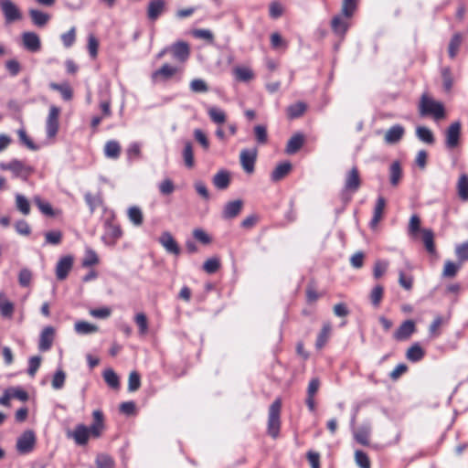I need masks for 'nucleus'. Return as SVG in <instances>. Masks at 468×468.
Instances as JSON below:
<instances>
[{
    "label": "nucleus",
    "mask_w": 468,
    "mask_h": 468,
    "mask_svg": "<svg viewBox=\"0 0 468 468\" xmlns=\"http://www.w3.org/2000/svg\"><path fill=\"white\" fill-rule=\"evenodd\" d=\"M22 45L29 52H37L41 48V41L38 35L35 32L27 31L21 36Z\"/></svg>",
    "instance_id": "obj_15"
},
{
    "label": "nucleus",
    "mask_w": 468,
    "mask_h": 468,
    "mask_svg": "<svg viewBox=\"0 0 468 468\" xmlns=\"http://www.w3.org/2000/svg\"><path fill=\"white\" fill-rule=\"evenodd\" d=\"M331 331H332L331 324L329 322L324 323L323 324L321 331L319 332V334L316 337V341H315L316 349H322L326 345V343L328 342V340L330 338Z\"/></svg>",
    "instance_id": "obj_28"
},
{
    "label": "nucleus",
    "mask_w": 468,
    "mask_h": 468,
    "mask_svg": "<svg viewBox=\"0 0 468 468\" xmlns=\"http://www.w3.org/2000/svg\"><path fill=\"white\" fill-rule=\"evenodd\" d=\"M220 268V261L217 258H210L203 264V270L208 274H213Z\"/></svg>",
    "instance_id": "obj_58"
},
{
    "label": "nucleus",
    "mask_w": 468,
    "mask_h": 468,
    "mask_svg": "<svg viewBox=\"0 0 468 468\" xmlns=\"http://www.w3.org/2000/svg\"><path fill=\"white\" fill-rule=\"evenodd\" d=\"M422 241L425 246L426 250L430 254L436 253V248L434 243V233L430 229H421Z\"/></svg>",
    "instance_id": "obj_30"
},
{
    "label": "nucleus",
    "mask_w": 468,
    "mask_h": 468,
    "mask_svg": "<svg viewBox=\"0 0 468 468\" xmlns=\"http://www.w3.org/2000/svg\"><path fill=\"white\" fill-rule=\"evenodd\" d=\"M36 435L31 430L25 431L16 441V451L20 454L30 453L36 445Z\"/></svg>",
    "instance_id": "obj_6"
},
{
    "label": "nucleus",
    "mask_w": 468,
    "mask_h": 468,
    "mask_svg": "<svg viewBox=\"0 0 468 468\" xmlns=\"http://www.w3.org/2000/svg\"><path fill=\"white\" fill-rule=\"evenodd\" d=\"M17 135L19 139V144L31 151H38L40 149V145L34 143V141L27 135V131L24 127H21L17 130Z\"/></svg>",
    "instance_id": "obj_29"
},
{
    "label": "nucleus",
    "mask_w": 468,
    "mask_h": 468,
    "mask_svg": "<svg viewBox=\"0 0 468 468\" xmlns=\"http://www.w3.org/2000/svg\"><path fill=\"white\" fill-rule=\"evenodd\" d=\"M128 217L131 222L135 226H141L144 221L143 212L140 207L133 206L128 209Z\"/></svg>",
    "instance_id": "obj_45"
},
{
    "label": "nucleus",
    "mask_w": 468,
    "mask_h": 468,
    "mask_svg": "<svg viewBox=\"0 0 468 468\" xmlns=\"http://www.w3.org/2000/svg\"><path fill=\"white\" fill-rule=\"evenodd\" d=\"M370 432L371 429L369 426H362L355 432V439L358 443L367 446L369 445Z\"/></svg>",
    "instance_id": "obj_41"
},
{
    "label": "nucleus",
    "mask_w": 468,
    "mask_h": 468,
    "mask_svg": "<svg viewBox=\"0 0 468 468\" xmlns=\"http://www.w3.org/2000/svg\"><path fill=\"white\" fill-rule=\"evenodd\" d=\"M416 331V324L413 320L404 321L394 333V338L398 341L407 340Z\"/></svg>",
    "instance_id": "obj_18"
},
{
    "label": "nucleus",
    "mask_w": 468,
    "mask_h": 468,
    "mask_svg": "<svg viewBox=\"0 0 468 468\" xmlns=\"http://www.w3.org/2000/svg\"><path fill=\"white\" fill-rule=\"evenodd\" d=\"M355 460L356 463L360 468H371V463L369 461L367 454L365 452L361 450H356L355 452Z\"/></svg>",
    "instance_id": "obj_54"
},
{
    "label": "nucleus",
    "mask_w": 468,
    "mask_h": 468,
    "mask_svg": "<svg viewBox=\"0 0 468 468\" xmlns=\"http://www.w3.org/2000/svg\"><path fill=\"white\" fill-rule=\"evenodd\" d=\"M384 294V288L382 285H376L370 292V302L375 306H379Z\"/></svg>",
    "instance_id": "obj_49"
},
{
    "label": "nucleus",
    "mask_w": 468,
    "mask_h": 468,
    "mask_svg": "<svg viewBox=\"0 0 468 468\" xmlns=\"http://www.w3.org/2000/svg\"><path fill=\"white\" fill-rule=\"evenodd\" d=\"M457 191L458 196L462 200H468V175H461L457 184Z\"/></svg>",
    "instance_id": "obj_38"
},
{
    "label": "nucleus",
    "mask_w": 468,
    "mask_h": 468,
    "mask_svg": "<svg viewBox=\"0 0 468 468\" xmlns=\"http://www.w3.org/2000/svg\"><path fill=\"white\" fill-rule=\"evenodd\" d=\"M28 14L32 23L38 27H45L50 19V16L48 13L37 9H30Z\"/></svg>",
    "instance_id": "obj_27"
},
{
    "label": "nucleus",
    "mask_w": 468,
    "mask_h": 468,
    "mask_svg": "<svg viewBox=\"0 0 468 468\" xmlns=\"http://www.w3.org/2000/svg\"><path fill=\"white\" fill-rule=\"evenodd\" d=\"M356 9V0H343L341 14L345 18H351Z\"/></svg>",
    "instance_id": "obj_48"
},
{
    "label": "nucleus",
    "mask_w": 468,
    "mask_h": 468,
    "mask_svg": "<svg viewBox=\"0 0 468 468\" xmlns=\"http://www.w3.org/2000/svg\"><path fill=\"white\" fill-rule=\"evenodd\" d=\"M214 186L219 190H225L230 184V173L226 169L219 170L212 177Z\"/></svg>",
    "instance_id": "obj_22"
},
{
    "label": "nucleus",
    "mask_w": 468,
    "mask_h": 468,
    "mask_svg": "<svg viewBox=\"0 0 468 468\" xmlns=\"http://www.w3.org/2000/svg\"><path fill=\"white\" fill-rule=\"evenodd\" d=\"M41 360H42V358L40 356H34L29 358L27 374L30 377H35L37 371L38 370V368L41 365Z\"/></svg>",
    "instance_id": "obj_64"
},
{
    "label": "nucleus",
    "mask_w": 468,
    "mask_h": 468,
    "mask_svg": "<svg viewBox=\"0 0 468 468\" xmlns=\"http://www.w3.org/2000/svg\"><path fill=\"white\" fill-rule=\"evenodd\" d=\"M99 262L97 253L92 249H87L81 265L85 268L96 265Z\"/></svg>",
    "instance_id": "obj_51"
},
{
    "label": "nucleus",
    "mask_w": 468,
    "mask_h": 468,
    "mask_svg": "<svg viewBox=\"0 0 468 468\" xmlns=\"http://www.w3.org/2000/svg\"><path fill=\"white\" fill-rule=\"evenodd\" d=\"M425 356V352L419 343L413 344L407 351L406 356L411 362H419Z\"/></svg>",
    "instance_id": "obj_31"
},
{
    "label": "nucleus",
    "mask_w": 468,
    "mask_h": 468,
    "mask_svg": "<svg viewBox=\"0 0 468 468\" xmlns=\"http://www.w3.org/2000/svg\"><path fill=\"white\" fill-rule=\"evenodd\" d=\"M182 156L184 159L185 165L187 168H192L195 165V159H194V151H193V145L191 142H186Z\"/></svg>",
    "instance_id": "obj_37"
},
{
    "label": "nucleus",
    "mask_w": 468,
    "mask_h": 468,
    "mask_svg": "<svg viewBox=\"0 0 468 468\" xmlns=\"http://www.w3.org/2000/svg\"><path fill=\"white\" fill-rule=\"evenodd\" d=\"M134 321L139 327L140 335H145L148 331L147 317L144 313H139L135 315Z\"/></svg>",
    "instance_id": "obj_63"
},
{
    "label": "nucleus",
    "mask_w": 468,
    "mask_h": 468,
    "mask_svg": "<svg viewBox=\"0 0 468 468\" xmlns=\"http://www.w3.org/2000/svg\"><path fill=\"white\" fill-rule=\"evenodd\" d=\"M282 400L276 399L269 408L267 432L273 438H278L281 429Z\"/></svg>",
    "instance_id": "obj_2"
},
{
    "label": "nucleus",
    "mask_w": 468,
    "mask_h": 468,
    "mask_svg": "<svg viewBox=\"0 0 468 468\" xmlns=\"http://www.w3.org/2000/svg\"><path fill=\"white\" fill-rule=\"evenodd\" d=\"M360 186L361 178L359 171L356 166H354L346 176L345 186L341 194L342 200L346 203L349 202L352 198V195L357 192Z\"/></svg>",
    "instance_id": "obj_3"
},
{
    "label": "nucleus",
    "mask_w": 468,
    "mask_h": 468,
    "mask_svg": "<svg viewBox=\"0 0 468 468\" xmlns=\"http://www.w3.org/2000/svg\"><path fill=\"white\" fill-rule=\"evenodd\" d=\"M307 109V104L303 101H297L293 104H291L287 108V114L289 117H300L305 113Z\"/></svg>",
    "instance_id": "obj_40"
},
{
    "label": "nucleus",
    "mask_w": 468,
    "mask_h": 468,
    "mask_svg": "<svg viewBox=\"0 0 468 468\" xmlns=\"http://www.w3.org/2000/svg\"><path fill=\"white\" fill-rule=\"evenodd\" d=\"M95 464L97 468H114L115 462L111 455L101 452L96 455Z\"/></svg>",
    "instance_id": "obj_35"
},
{
    "label": "nucleus",
    "mask_w": 468,
    "mask_h": 468,
    "mask_svg": "<svg viewBox=\"0 0 468 468\" xmlns=\"http://www.w3.org/2000/svg\"><path fill=\"white\" fill-rule=\"evenodd\" d=\"M305 142V136L302 133H294L287 142L285 153L287 154H294L300 151Z\"/></svg>",
    "instance_id": "obj_20"
},
{
    "label": "nucleus",
    "mask_w": 468,
    "mask_h": 468,
    "mask_svg": "<svg viewBox=\"0 0 468 468\" xmlns=\"http://www.w3.org/2000/svg\"><path fill=\"white\" fill-rule=\"evenodd\" d=\"M104 381L107 383L109 387L112 388H119L120 387V379L117 374L113 369L108 368L103 372Z\"/></svg>",
    "instance_id": "obj_43"
},
{
    "label": "nucleus",
    "mask_w": 468,
    "mask_h": 468,
    "mask_svg": "<svg viewBox=\"0 0 468 468\" xmlns=\"http://www.w3.org/2000/svg\"><path fill=\"white\" fill-rule=\"evenodd\" d=\"M343 16L342 14L336 15L331 21L332 30L338 36H344L349 27L348 22Z\"/></svg>",
    "instance_id": "obj_24"
},
{
    "label": "nucleus",
    "mask_w": 468,
    "mask_h": 468,
    "mask_svg": "<svg viewBox=\"0 0 468 468\" xmlns=\"http://www.w3.org/2000/svg\"><path fill=\"white\" fill-rule=\"evenodd\" d=\"M59 128L58 119H48L46 123L47 137L54 139Z\"/></svg>",
    "instance_id": "obj_53"
},
{
    "label": "nucleus",
    "mask_w": 468,
    "mask_h": 468,
    "mask_svg": "<svg viewBox=\"0 0 468 468\" xmlns=\"http://www.w3.org/2000/svg\"><path fill=\"white\" fill-rule=\"evenodd\" d=\"M243 207V201L240 199L229 201L225 204L221 217L223 219L229 220L235 218L239 215Z\"/></svg>",
    "instance_id": "obj_17"
},
{
    "label": "nucleus",
    "mask_w": 468,
    "mask_h": 468,
    "mask_svg": "<svg viewBox=\"0 0 468 468\" xmlns=\"http://www.w3.org/2000/svg\"><path fill=\"white\" fill-rule=\"evenodd\" d=\"M409 234L410 236L416 237L418 232H421L420 229V218L418 215H412L408 228Z\"/></svg>",
    "instance_id": "obj_60"
},
{
    "label": "nucleus",
    "mask_w": 468,
    "mask_h": 468,
    "mask_svg": "<svg viewBox=\"0 0 468 468\" xmlns=\"http://www.w3.org/2000/svg\"><path fill=\"white\" fill-rule=\"evenodd\" d=\"M292 168V164L289 161L280 163L271 174V181H281L290 173Z\"/></svg>",
    "instance_id": "obj_23"
},
{
    "label": "nucleus",
    "mask_w": 468,
    "mask_h": 468,
    "mask_svg": "<svg viewBox=\"0 0 468 468\" xmlns=\"http://www.w3.org/2000/svg\"><path fill=\"white\" fill-rule=\"evenodd\" d=\"M256 141L260 144H264L268 141L267 128L265 125L259 124L254 127Z\"/></svg>",
    "instance_id": "obj_57"
},
{
    "label": "nucleus",
    "mask_w": 468,
    "mask_h": 468,
    "mask_svg": "<svg viewBox=\"0 0 468 468\" xmlns=\"http://www.w3.org/2000/svg\"><path fill=\"white\" fill-rule=\"evenodd\" d=\"M93 422L88 427V432L90 437L100 438L104 429V415L100 410H96L92 412Z\"/></svg>",
    "instance_id": "obj_13"
},
{
    "label": "nucleus",
    "mask_w": 468,
    "mask_h": 468,
    "mask_svg": "<svg viewBox=\"0 0 468 468\" xmlns=\"http://www.w3.org/2000/svg\"><path fill=\"white\" fill-rule=\"evenodd\" d=\"M284 8L282 5L278 1H273L269 6V15L271 18L277 19L283 15Z\"/></svg>",
    "instance_id": "obj_62"
},
{
    "label": "nucleus",
    "mask_w": 468,
    "mask_h": 468,
    "mask_svg": "<svg viewBox=\"0 0 468 468\" xmlns=\"http://www.w3.org/2000/svg\"><path fill=\"white\" fill-rule=\"evenodd\" d=\"M419 107L422 115H431V117H444L445 115L443 103L426 94L421 96Z\"/></svg>",
    "instance_id": "obj_4"
},
{
    "label": "nucleus",
    "mask_w": 468,
    "mask_h": 468,
    "mask_svg": "<svg viewBox=\"0 0 468 468\" xmlns=\"http://www.w3.org/2000/svg\"><path fill=\"white\" fill-rule=\"evenodd\" d=\"M455 255L461 263L468 261V241L458 244L455 248Z\"/></svg>",
    "instance_id": "obj_56"
},
{
    "label": "nucleus",
    "mask_w": 468,
    "mask_h": 468,
    "mask_svg": "<svg viewBox=\"0 0 468 468\" xmlns=\"http://www.w3.org/2000/svg\"><path fill=\"white\" fill-rule=\"evenodd\" d=\"M0 6L5 19L10 24L22 18V14L17 5L11 0H0Z\"/></svg>",
    "instance_id": "obj_8"
},
{
    "label": "nucleus",
    "mask_w": 468,
    "mask_h": 468,
    "mask_svg": "<svg viewBox=\"0 0 468 468\" xmlns=\"http://www.w3.org/2000/svg\"><path fill=\"white\" fill-rule=\"evenodd\" d=\"M105 156L111 159H117L121 154V146L117 141H108L104 146Z\"/></svg>",
    "instance_id": "obj_32"
},
{
    "label": "nucleus",
    "mask_w": 468,
    "mask_h": 468,
    "mask_svg": "<svg viewBox=\"0 0 468 468\" xmlns=\"http://www.w3.org/2000/svg\"><path fill=\"white\" fill-rule=\"evenodd\" d=\"M462 124L459 121L453 122L445 131V147L453 150L461 144Z\"/></svg>",
    "instance_id": "obj_5"
},
{
    "label": "nucleus",
    "mask_w": 468,
    "mask_h": 468,
    "mask_svg": "<svg viewBox=\"0 0 468 468\" xmlns=\"http://www.w3.org/2000/svg\"><path fill=\"white\" fill-rule=\"evenodd\" d=\"M240 164L244 171L248 174H251L255 169V162L257 159L256 149H243L239 154Z\"/></svg>",
    "instance_id": "obj_11"
},
{
    "label": "nucleus",
    "mask_w": 468,
    "mask_h": 468,
    "mask_svg": "<svg viewBox=\"0 0 468 468\" xmlns=\"http://www.w3.org/2000/svg\"><path fill=\"white\" fill-rule=\"evenodd\" d=\"M49 87L52 90L59 91L61 96H62V98L65 101H69L72 98L73 92H72V89H71V87L69 86V83H60V84H58V83L51 82L49 84Z\"/></svg>",
    "instance_id": "obj_39"
},
{
    "label": "nucleus",
    "mask_w": 468,
    "mask_h": 468,
    "mask_svg": "<svg viewBox=\"0 0 468 468\" xmlns=\"http://www.w3.org/2000/svg\"><path fill=\"white\" fill-rule=\"evenodd\" d=\"M237 80L249 81L253 78V72L249 68L238 67L234 70Z\"/></svg>",
    "instance_id": "obj_59"
},
{
    "label": "nucleus",
    "mask_w": 468,
    "mask_h": 468,
    "mask_svg": "<svg viewBox=\"0 0 468 468\" xmlns=\"http://www.w3.org/2000/svg\"><path fill=\"white\" fill-rule=\"evenodd\" d=\"M169 50L172 52L173 58L181 63H185L190 56L189 45L185 41L174 43L169 47Z\"/></svg>",
    "instance_id": "obj_14"
},
{
    "label": "nucleus",
    "mask_w": 468,
    "mask_h": 468,
    "mask_svg": "<svg viewBox=\"0 0 468 468\" xmlns=\"http://www.w3.org/2000/svg\"><path fill=\"white\" fill-rule=\"evenodd\" d=\"M73 257L66 255L61 257L56 265V277L58 281L65 280L73 266Z\"/></svg>",
    "instance_id": "obj_16"
},
{
    "label": "nucleus",
    "mask_w": 468,
    "mask_h": 468,
    "mask_svg": "<svg viewBox=\"0 0 468 468\" xmlns=\"http://www.w3.org/2000/svg\"><path fill=\"white\" fill-rule=\"evenodd\" d=\"M16 208L23 214V215H28L30 213V203L27 200V198L21 195L17 194L16 196Z\"/></svg>",
    "instance_id": "obj_47"
},
{
    "label": "nucleus",
    "mask_w": 468,
    "mask_h": 468,
    "mask_svg": "<svg viewBox=\"0 0 468 468\" xmlns=\"http://www.w3.org/2000/svg\"><path fill=\"white\" fill-rule=\"evenodd\" d=\"M462 44V35L460 33H455L449 43L448 52L449 56L452 58H454L458 53V50Z\"/></svg>",
    "instance_id": "obj_44"
},
{
    "label": "nucleus",
    "mask_w": 468,
    "mask_h": 468,
    "mask_svg": "<svg viewBox=\"0 0 468 468\" xmlns=\"http://www.w3.org/2000/svg\"><path fill=\"white\" fill-rule=\"evenodd\" d=\"M159 243L164 247L167 253L176 256L180 255L181 248L170 232H163L159 238Z\"/></svg>",
    "instance_id": "obj_12"
},
{
    "label": "nucleus",
    "mask_w": 468,
    "mask_h": 468,
    "mask_svg": "<svg viewBox=\"0 0 468 468\" xmlns=\"http://www.w3.org/2000/svg\"><path fill=\"white\" fill-rule=\"evenodd\" d=\"M67 437L72 439L79 446H85L90 439L88 427L82 423L77 424L73 431H67Z\"/></svg>",
    "instance_id": "obj_10"
},
{
    "label": "nucleus",
    "mask_w": 468,
    "mask_h": 468,
    "mask_svg": "<svg viewBox=\"0 0 468 468\" xmlns=\"http://www.w3.org/2000/svg\"><path fill=\"white\" fill-rule=\"evenodd\" d=\"M416 134L419 140L425 144H432L435 142L433 133L425 126H418L416 129Z\"/></svg>",
    "instance_id": "obj_36"
},
{
    "label": "nucleus",
    "mask_w": 468,
    "mask_h": 468,
    "mask_svg": "<svg viewBox=\"0 0 468 468\" xmlns=\"http://www.w3.org/2000/svg\"><path fill=\"white\" fill-rule=\"evenodd\" d=\"M461 267L462 263L460 261L458 263H455L451 261H446L444 263L442 276L445 278H453L456 276Z\"/></svg>",
    "instance_id": "obj_42"
},
{
    "label": "nucleus",
    "mask_w": 468,
    "mask_h": 468,
    "mask_svg": "<svg viewBox=\"0 0 468 468\" xmlns=\"http://www.w3.org/2000/svg\"><path fill=\"white\" fill-rule=\"evenodd\" d=\"M44 235H45V244L57 246V245H59L62 241L63 234L60 230L48 231Z\"/></svg>",
    "instance_id": "obj_46"
},
{
    "label": "nucleus",
    "mask_w": 468,
    "mask_h": 468,
    "mask_svg": "<svg viewBox=\"0 0 468 468\" xmlns=\"http://www.w3.org/2000/svg\"><path fill=\"white\" fill-rule=\"evenodd\" d=\"M66 373L61 369H58L52 378L51 385L56 390L61 389L65 385Z\"/></svg>",
    "instance_id": "obj_50"
},
{
    "label": "nucleus",
    "mask_w": 468,
    "mask_h": 468,
    "mask_svg": "<svg viewBox=\"0 0 468 468\" xmlns=\"http://www.w3.org/2000/svg\"><path fill=\"white\" fill-rule=\"evenodd\" d=\"M3 295H0V313L4 317H11L14 313L13 303L4 300Z\"/></svg>",
    "instance_id": "obj_61"
},
{
    "label": "nucleus",
    "mask_w": 468,
    "mask_h": 468,
    "mask_svg": "<svg viewBox=\"0 0 468 468\" xmlns=\"http://www.w3.org/2000/svg\"><path fill=\"white\" fill-rule=\"evenodd\" d=\"M386 207V199L383 197H378L377 199L376 206L374 207V214L370 220V228L374 229L377 227L380 219L382 218L384 208Z\"/></svg>",
    "instance_id": "obj_25"
},
{
    "label": "nucleus",
    "mask_w": 468,
    "mask_h": 468,
    "mask_svg": "<svg viewBox=\"0 0 468 468\" xmlns=\"http://www.w3.org/2000/svg\"><path fill=\"white\" fill-rule=\"evenodd\" d=\"M180 69L177 67L165 63L160 69L152 72L151 79L154 82H166L171 80Z\"/></svg>",
    "instance_id": "obj_9"
},
{
    "label": "nucleus",
    "mask_w": 468,
    "mask_h": 468,
    "mask_svg": "<svg viewBox=\"0 0 468 468\" xmlns=\"http://www.w3.org/2000/svg\"><path fill=\"white\" fill-rule=\"evenodd\" d=\"M0 170L10 171L14 178H19L25 182L35 173L34 166L16 158L8 163L1 162Z\"/></svg>",
    "instance_id": "obj_1"
},
{
    "label": "nucleus",
    "mask_w": 468,
    "mask_h": 468,
    "mask_svg": "<svg viewBox=\"0 0 468 468\" xmlns=\"http://www.w3.org/2000/svg\"><path fill=\"white\" fill-rule=\"evenodd\" d=\"M165 10V0H150L147 5V18L154 22Z\"/></svg>",
    "instance_id": "obj_19"
},
{
    "label": "nucleus",
    "mask_w": 468,
    "mask_h": 468,
    "mask_svg": "<svg viewBox=\"0 0 468 468\" xmlns=\"http://www.w3.org/2000/svg\"><path fill=\"white\" fill-rule=\"evenodd\" d=\"M54 332L52 326H47L42 330L38 343V349L40 351L45 352L51 348Z\"/></svg>",
    "instance_id": "obj_21"
},
{
    "label": "nucleus",
    "mask_w": 468,
    "mask_h": 468,
    "mask_svg": "<svg viewBox=\"0 0 468 468\" xmlns=\"http://www.w3.org/2000/svg\"><path fill=\"white\" fill-rule=\"evenodd\" d=\"M74 329L79 335H90L96 333L99 328L97 325L90 324L86 321H78L75 323Z\"/></svg>",
    "instance_id": "obj_33"
},
{
    "label": "nucleus",
    "mask_w": 468,
    "mask_h": 468,
    "mask_svg": "<svg viewBox=\"0 0 468 468\" xmlns=\"http://www.w3.org/2000/svg\"><path fill=\"white\" fill-rule=\"evenodd\" d=\"M403 134H404V128L401 125H399V124L393 125L387 131V133L385 134V141L388 144H396L399 141H400Z\"/></svg>",
    "instance_id": "obj_26"
},
{
    "label": "nucleus",
    "mask_w": 468,
    "mask_h": 468,
    "mask_svg": "<svg viewBox=\"0 0 468 468\" xmlns=\"http://www.w3.org/2000/svg\"><path fill=\"white\" fill-rule=\"evenodd\" d=\"M402 176V169L399 161H394L389 167V180L393 186H396Z\"/></svg>",
    "instance_id": "obj_34"
},
{
    "label": "nucleus",
    "mask_w": 468,
    "mask_h": 468,
    "mask_svg": "<svg viewBox=\"0 0 468 468\" xmlns=\"http://www.w3.org/2000/svg\"><path fill=\"white\" fill-rule=\"evenodd\" d=\"M84 199L90 208V213H93L95 209L101 204V197L94 196L90 192H87L84 195Z\"/></svg>",
    "instance_id": "obj_52"
},
{
    "label": "nucleus",
    "mask_w": 468,
    "mask_h": 468,
    "mask_svg": "<svg viewBox=\"0 0 468 468\" xmlns=\"http://www.w3.org/2000/svg\"><path fill=\"white\" fill-rule=\"evenodd\" d=\"M35 204L37 206L39 210L46 216L54 217V209L48 202L43 201L40 197H35Z\"/></svg>",
    "instance_id": "obj_55"
},
{
    "label": "nucleus",
    "mask_w": 468,
    "mask_h": 468,
    "mask_svg": "<svg viewBox=\"0 0 468 468\" xmlns=\"http://www.w3.org/2000/svg\"><path fill=\"white\" fill-rule=\"evenodd\" d=\"M122 235V231L120 225L114 224L112 219H107L104 222V234L101 239L106 245L114 246Z\"/></svg>",
    "instance_id": "obj_7"
}]
</instances>
